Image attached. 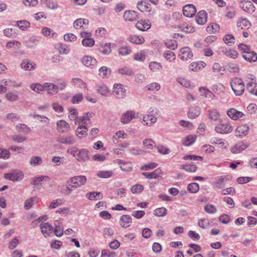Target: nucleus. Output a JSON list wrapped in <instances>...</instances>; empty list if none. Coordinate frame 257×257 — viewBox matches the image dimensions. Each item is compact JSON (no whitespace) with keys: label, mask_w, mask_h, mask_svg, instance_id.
I'll use <instances>...</instances> for the list:
<instances>
[{"label":"nucleus","mask_w":257,"mask_h":257,"mask_svg":"<svg viewBox=\"0 0 257 257\" xmlns=\"http://www.w3.org/2000/svg\"><path fill=\"white\" fill-rule=\"evenodd\" d=\"M67 152L78 162H84L89 159V152L86 149H79L76 147H71L68 149Z\"/></svg>","instance_id":"1"},{"label":"nucleus","mask_w":257,"mask_h":257,"mask_svg":"<svg viewBox=\"0 0 257 257\" xmlns=\"http://www.w3.org/2000/svg\"><path fill=\"white\" fill-rule=\"evenodd\" d=\"M230 86L236 96L241 95L244 91V85L242 79L234 78L230 81Z\"/></svg>","instance_id":"2"},{"label":"nucleus","mask_w":257,"mask_h":257,"mask_svg":"<svg viewBox=\"0 0 257 257\" xmlns=\"http://www.w3.org/2000/svg\"><path fill=\"white\" fill-rule=\"evenodd\" d=\"M215 131L221 134H229L232 131V127L226 121L221 120L220 123L215 126Z\"/></svg>","instance_id":"3"},{"label":"nucleus","mask_w":257,"mask_h":257,"mask_svg":"<svg viewBox=\"0 0 257 257\" xmlns=\"http://www.w3.org/2000/svg\"><path fill=\"white\" fill-rule=\"evenodd\" d=\"M24 173L19 170H14L12 172L6 173L4 175L5 178L14 182L21 181L24 178Z\"/></svg>","instance_id":"4"},{"label":"nucleus","mask_w":257,"mask_h":257,"mask_svg":"<svg viewBox=\"0 0 257 257\" xmlns=\"http://www.w3.org/2000/svg\"><path fill=\"white\" fill-rule=\"evenodd\" d=\"M113 92L116 97L119 99L123 98L126 95V90L121 84H114Z\"/></svg>","instance_id":"5"},{"label":"nucleus","mask_w":257,"mask_h":257,"mask_svg":"<svg viewBox=\"0 0 257 257\" xmlns=\"http://www.w3.org/2000/svg\"><path fill=\"white\" fill-rule=\"evenodd\" d=\"M239 7L245 12L251 14L255 11L253 4L250 1L241 0L239 3Z\"/></svg>","instance_id":"6"},{"label":"nucleus","mask_w":257,"mask_h":257,"mask_svg":"<svg viewBox=\"0 0 257 257\" xmlns=\"http://www.w3.org/2000/svg\"><path fill=\"white\" fill-rule=\"evenodd\" d=\"M92 115V112H87L83 116L80 117H76L75 119V123L76 124L80 125L81 122L82 125H87L91 123L90 117Z\"/></svg>","instance_id":"7"},{"label":"nucleus","mask_w":257,"mask_h":257,"mask_svg":"<svg viewBox=\"0 0 257 257\" xmlns=\"http://www.w3.org/2000/svg\"><path fill=\"white\" fill-rule=\"evenodd\" d=\"M196 13V8L193 4H188L183 9V15L189 18L193 17Z\"/></svg>","instance_id":"8"},{"label":"nucleus","mask_w":257,"mask_h":257,"mask_svg":"<svg viewBox=\"0 0 257 257\" xmlns=\"http://www.w3.org/2000/svg\"><path fill=\"white\" fill-rule=\"evenodd\" d=\"M228 116L232 119H244V114L241 111L237 110L234 108H231L227 111Z\"/></svg>","instance_id":"9"},{"label":"nucleus","mask_w":257,"mask_h":257,"mask_svg":"<svg viewBox=\"0 0 257 257\" xmlns=\"http://www.w3.org/2000/svg\"><path fill=\"white\" fill-rule=\"evenodd\" d=\"M179 56L181 60H188L193 57V53L189 47H184L180 50Z\"/></svg>","instance_id":"10"},{"label":"nucleus","mask_w":257,"mask_h":257,"mask_svg":"<svg viewBox=\"0 0 257 257\" xmlns=\"http://www.w3.org/2000/svg\"><path fill=\"white\" fill-rule=\"evenodd\" d=\"M248 130L249 127L247 124H241L236 128L235 135L236 137L242 138L247 135Z\"/></svg>","instance_id":"11"},{"label":"nucleus","mask_w":257,"mask_h":257,"mask_svg":"<svg viewBox=\"0 0 257 257\" xmlns=\"http://www.w3.org/2000/svg\"><path fill=\"white\" fill-rule=\"evenodd\" d=\"M82 63L86 67H90L93 68L96 66L97 60L90 56H85L81 59Z\"/></svg>","instance_id":"12"},{"label":"nucleus","mask_w":257,"mask_h":257,"mask_svg":"<svg viewBox=\"0 0 257 257\" xmlns=\"http://www.w3.org/2000/svg\"><path fill=\"white\" fill-rule=\"evenodd\" d=\"M207 14L206 11L202 10L199 11L196 16V23L200 25H204L207 22Z\"/></svg>","instance_id":"13"},{"label":"nucleus","mask_w":257,"mask_h":257,"mask_svg":"<svg viewBox=\"0 0 257 257\" xmlns=\"http://www.w3.org/2000/svg\"><path fill=\"white\" fill-rule=\"evenodd\" d=\"M248 146V144H245L242 142L230 148V151L233 154H237L247 148Z\"/></svg>","instance_id":"14"},{"label":"nucleus","mask_w":257,"mask_h":257,"mask_svg":"<svg viewBox=\"0 0 257 257\" xmlns=\"http://www.w3.org/2000/svg\"><path fill=\"white\" fill-rule=\"evenodd\" d=\"M41 232L45 237L50 235L53 229V226L48 222L41 223L40 225Z\"/></svg>","instance_id":"15"},{"label":"nucleus","mask_w":257,"mask_h":257,"mask_svg":"<svg viewBox=\"0 0 257 257\" xmlns=\"http://www.w3.org/2000/svg\"><path fill=\"white\" fill-rule=\"evenodd\" d=\"M200 108L196 106H191L187 112L188 116L190 119H194L200 114Z\"/></svg>","instance_id":"16"},{"label":"nucleus","mask_w":257,"mask_h":257,"mask_svg":"<svg viewBox=\"0 0 257 257\" xmlns=\"http://www.w3.org/2000/svg\"><path fill=\"white\" fill-rule=\"evenodd\" d=\"M135 117V112L132 111H127L123 113L121 117V122L123 124L130 122Z\"/></svg>","instance_id":"17"},{"label":"nucleus","mask_w":257,"mask_h":257,"mask_svg":"<svg viewBox=\"0 0 257 257\" xmlns=\"http://www.w3.org/2000/svg\"><path fill=\"white\" fill-rule=\"evenodd\" d=\"M132 218L130 215H123L120 218V224L122 227L127 228L132 223Z\"/></svg>","instance_id":"18"},{"label":"nucleus","mask_w":257,"mask_h":257,"mask_svg":"<svg viewBox=\"0 0 257 257\" xmlns=\"http://www.w3.org/2000/svg\"><path fill=\"white\" fill-rule=\"evenodd\" d=\"M242 57L246 61L251 62L257 61V54L254 52L249 50L244 54H242Z\"/></svg>","instance_id":"19"},{"label":"nucleus","mask_w":257,"mask_h":257,"mask_svg":"<svg viewBox=\"0 0 257 257\" xmlns=\"http://www.w3.org/2000/svg\"><path fill=\"white\" fill-rule=\"evenodd\" d=\"M123 18L128 21H134L138 18V15L136 12L133 10L126 11L123 14Z\"/></svg>","instance_id":"20"},{"label":"nucleus","mask_w":257,"mask_h":257,"mask_svg":"<svg viewBox=\"0 0 257 257\" xmlns=\"http://www.w3.org/2000/svg\"><path fill=\"white\" fill-rule=\"evenodd\" d=\"M89 21L87 19L79 18L76 19L73 22V26L75 29L82 28L85 29L84 26H88Z\"/></svg>","instance_id":"21"},{"label":"nucleus","mask_w":257,"mask_h":257,"mask_svg":"<svg viewBox=\"0 0 257 257\" xmlns=\"http://www.w3.org/2000/svg\"><path fill=\"white\" fill-rule=\"evenodd\" d=\"M95 88L97 93L101 94V95L106 96L109 93L108 88L103 84L96 85Z\"/></svg>","instance_id":"22"},{"label":"nucleus","mask_w":257,"mask_h":257,"mask_svg":"<svg viewBox=\"0 0 257 257\" xmlns=\"http://www.w3.org/2000/svg\"><path fill=\"white\" fill-rule=\"evenodd\" d=\"M21 65L22 69L27 71H31L35 69L36 64L28 59H25L22 62Z\"/></svg>","instance_id":"23"},{"label":"nucleus","mask_w":257,"mask_h":257,"mask_svg":"<svg viewBox=\"0 0 257 257\" xmlns=\"http://www.w3.org/2000/svg\"><path fill=\"white\" fill-rule=\"evenodd\" d=\"M15 24H11L13 26L18 27L23 31L26 30L30 26V23L26 20H21L15 22Z\"/></svg>","instance_id":"24"},{"label":"nucleus","mask_w":257,"mask_h":257,"mask_svg":"<svg viewBox=\"0 0 257 257\" xmlns=\"http://www.w3.org/2000/svg\"><path fill=\"white\" fill-rule=\"evenodd\" d=\"M57 128L59 132H66L69 128V125L65 120H60L57 122Z\"/></svg>","instance_id":"25"},{"label":"nucleus","mask_w":257,"mask_h":257,"mask_svg":"<svg viewBox=\"0 0 257 257\" xmlns=\"http://www.w3.org/2000/svg\"><path fill=\"white\" fill-rule=\"evenodd\" d=\"M212 184L215 189H220L224 188L225 187L224 178L222 177H215Z\"/></svg>","instance_id":"26"},{"label":"nucleus","mask_w":257,"mask_h":257,"mask_svg":"<svg viewBox=\"0 0 257 257\" xmlns=\"http://www.w3.org/2000/svg\"><path fill=\"white\" fill-rule=\"evenodd\" d=\"M137 8L142 12L150 11L151 5L146 1H139L137 3Z\"/></svg>","instance_id":"27"},{"label":"nucleus","mask_w":257,"mask_h":257,"mask_svg":"<svg viewBox=\"0 0 257 257\" xmlns=\"http://www.w3.org/2000/svg\"><path fill=\"white\" fill-rule=\"evenodd\" d=\"M40 41L39 37L33 36L31 37L27 42V47L28 48H33L35 47Z\"/></svg>","instance_id":"28"},{"label":"nucleus","mask_w":257,"mask_h":257,"mask_svg":"<svg viewBox=\"0 0 257 257\" xmlns=\"http://www.w3.org/2000/svg\"><path fill=\"white\" fill-rule=\"evenodd\" d=\"M143 120L146 122V125H151L157 121V118L152 114H146L143 116Z\"/></svg>","instance_id":"29"},{"label":"nucleus","mask_w":257,"mask_h":257,"mask_svg":"<svg viewBox=\"0 0 257 257\" xmlns=\"http://www.w3.org/2000/svg\"><path fill=\"white\" fill-rule=\"evenodd\" d=\"M98 196V199H101L103 198V194L99 192H90L86 194V197L90 200H97L96 197Z\"/></svg>","instance_id":"30"},{"label":"nucleus","mask_w":257,"mask_h":257,"mask_svg":"<svg viewBox=\"0 0 257 257\" xmlns=\"http://www.w3.org/2000/svg\"><path fill=\"white\" fill-rule=\"evenodd\" d=\"M58 141L64 144H73L76 142V140L73 136L67 137H60L58 139Z\"/></svg>","instance_id":"31"},{"label":"nucleus","mask_w":257,"mask_h":257,"mask_svg":"<svg viewBox=\"0 0 257 257\" xmlns=\"http://www.w3.org/2000/svg\"><path fill=\"white\" fill-rule=\"evenodd\" d=\"M17 30L12 28H7L4 30V35L9 38H15L18 35Z\"/></svg>","instance_id":"32"},{"label":"nucleus","mask_w":257,"mask_h":257,"mask_svg":"<svg viewBox=\"0 0 257 257\" xmlns=\"http://www.w3.org/2000/svg\"><path fill=\"white\" fill-rule=\"evenodd\" d=\"M111 73V69L105 66H102L99 69V75L102 78H108Z\"/></svg>","instance_id":"33"},{"label":"nucleus","mask_w":257,"mask_h":257,"mask_svg":"<svg viewBox=\"0 0 257 257\" xmlns=\"http://www.w3.org/2000/svg\"><path fill=\"white\" fill-rule=\"evenodd\" d=\"M87 131L88 128L86 125L80 124L76 130V135L79 137H81L80 136H86L87 134Z\"/></svg>","instance_id":"34"},{"label":"nucleus","mask_w":257,"mask_h":257,"mask_svg":"<svg viewBox=\"0 0 257 257\" xmlns=\"http://www.w3.org/2000/svg\"><path fill=\"white\" fill-rule=\"evenodd\" d=\"M246 90L251 94L257 96V84L253 82H249L247 85Z\"/></svg>","instance_id":"35"},{"label":"nucleus","mask_w":257,"mask_h":257,"mask_svg":"<svg viewBox=\"0 0 257 257\" xmlns=\"http://www.w3.org/2000/svg\"><path fill=\"white\" fill-rule=\"evenodd\" d=\"M177 82L179 83L182 86L186 88H192L194 84L192 83L189 80L184 78H179L177 79Z\"/></svg>","instance_id":"36"},{"label":"nucleus","mask_w":257,"mask_h":257,"mask_svg":"<svg viewBox=\"0 0 257 257\" xmlns=\"http://www.w3.org/2000/svg\"><path fill=\"white\" fill-rule=\"evenodd\" d=\"M181 168L187 172L193 173L196 171L197 167L192 163L189 164L182 165Z\"/></svg>","instance_id":"37"},{"label":"nucleus","mask_w":257,"mask_h":257,"mask_svg":"<svg viewBox=\"0 0 257 257\" xmlns=\"http://www.w3.org/2000/svg\"><path fill=\"white\" fill-rule=\"evenodd\" d=\"M196 141V137L194 136H188L183 140V145L185 146H190Z\"/></svg>","instance_id":"38"},{"label":"nucleus","mask_w":257,"mask_h":257,"mask_svg":"<svg viewBox=\"0 0 257 257\" xmlns=\"http://www.w3.org/2000/svg\"><path fill=\"white\" fill-rule=\"evenodd\" d=\"M21 47V43L16 40L9 41L6 45L7 49H18Z\"/></svg>","instance_id":"39"},{"label":"nucleus","mask_w":257,"mask_h":257,"mask_svg":"<svg viewBox=\"0 0 257 257\" xmlns=\"http://www.w3.org/2000/svg\"><path fill=\"white\" fill-rule=\"evenodd\" d=\"M167 213V210L165 207H160L154 210L153 214L158 217H164Z\"/></svg>","instance_id":"40"},{"label":"nucleus","mask_w":257,"mask_h":257,"mask_svg":"<svg viewBox=\"0 0 257 257\" xmlns=\"http://www.w3.org/2000/svg\"><path fill=\"white\" fill-rule=\"evenodd\" d=\"M43 162L42 159L39 156H33L30 160V164L32 166L40 165Z\"/></svg>","instance_id":"41"},{"label":"nucleus","mask_w":257,"mask_h":257,"mask_svg":"<svg viewBox=\"0 0 257 257\" xmlns=\"http://www.w3.org/2000/svg\"><path fill=\"white\" fill-rule=\"evenodd\" d=\"M223 40L224 43L228 46H232L235 43V38L231 34L225 35Z\"/></svg>","instance_id":"42"},{"label":"nucleus","mask_w":257,"mask_h":257,"mask_svg":"<svg viewBox=\"0 0 257 257\" xmlns=\"http://www.w3.org/2000/svg\"><path fill=\"white\" fill-rule=\"evenodd\" d=\"M129 39L131 43L135 44H141L145 41L143 37L135 35L131 36Z\"/></svg>","instance_id":"43"},{"label":"nucleus","mask_w":257,"mask_h":257,"mask_svg":"<svg viewBox=\"0 0 257 257\" xmlns=\"http://www.w3.org/2000/svg\"><path fill=\"white\" fill-rule=\"evenodd\" d=\"M219 113L216 109H214L209 111L208 117L210 119L216 121L219 119Z\"/></svg>","instance_id":"44"},{"label":"nucleus","mask_w":257,"mask_h":257,"mask_svg":"<svg viewBox=\"0 0 257 257\" xmlns=\"http://www.w3.org/2000/svg\"><path fill=\"white\" fill-rule=\"evenodd\" d=\"M163 56L167 60L170 62L175 60L176 58V55L175 53L170 50L165 51L164 52Z\"/></svg>","instance_id":"45"},{"label":"nucleus","mask_w":257,"mask_h":257,"mask_svg":"<svg viewBox=\"0 0 257 257\" xmlns=\"http://www.w3.org/2000/svg\"><path fill=\"white\" fill-rule=\"evenodd\" d=\"M199 189V184L197 183H192L189 184L187 186V190L190 193H195L198 191Z\"/></svg>","instance_id":"46"},{"label":"nucleus","mask_w":257,"mask_h":257,"mask_svg":"<svg viewBox=\"0 0 257 257\" xmlns=\"http://www.w3.org/2000/svg\"><path fill=\"white\" fill-rule=\"evenodd\" d=\"M118 71L120 74L122 75H125L127 76H132L134 75V72L133 70L127 67H124L119 68Z\"/></svg>","instance_id":"47"},{"label":"nucleus","mask_w":257,"mask_h":257,"mask_svg":"<svg viewBox=\"0 0 257 257\" xmlns=\"http://www.w3.org/2000/svg\"><path fill=\"white\" fill-rule=\"evenodd\" d=\"M113 175L111 171H102L97 173V176L101 178H108L111 177Z\"/></svg>","instance_id":"48"},{"label":"nucleus","mask_w":257,"mask_h":257,"mask_svg":"<svg viewBox=\"0 0 257 257\" xmlns=\"http://www.w3.org/2000/svg\"><path fill=\"white\" fill-rule=\"evenodd\" d=\"M165 45L171 50H175L177 48V43L175 40H167L165 42Z\"/></svg>","instance_id":"49"},{"label":"nucleus","mask_w":257,"mask_h":257,"mask_svg":"<svg viewBox=\"0 0 257 257\" xmlns=\"http://www.w3.org/2000/svg\"><path fill=\"white\" fill-rule=\"evenodd\" d=\"M17 130L19 132H24L28 134L30 132V128L25 124L19 123L16 125Z\"/></svg>","instance_id":"50"},{"label":"nucleus","mask_w":257,"mask_h":257,"mask_svg":"<svg viewBox=\"0 0 257 257\" xmlns=\"http://www.w3.org/2000/svg\"><path fill=\"white\" fill-rule=\"evenodd\" d=\"M94 40L90 37L87 38V39H83L82 40V44L85 47H91L94 46Z\"/></svg>","instance_id":"51"},{"label":"nucleus","mask_w":257,"mask_h":257,"mask_svg":"<svg viewBox=\"0 0 257 257\" xmlns=\"http://www.w3.org/2000/svg\"><path fill=\"white\" fill-rule=\"evenodd\" d=\"M72 82L77 87L80 88H85L86 84L84 83L82 80L78 78H73L72 79Z\"/></svg>","instance_id":"52"},{"label":"nucleus","mask_w":257,"mask_h":257,"mask_svg":"<svg viewBox=\"0 0 257 257\" xmlns=\"http://www.w3.org/2000/svg\"><path fill=\"white\" fill-rule=\"evenodd\" d=\"M99 51L101 53L105 55H108L111 52L110 44L105 43L103 46L99 48Z\"/></svg>","instance_id":"53"},{"label":"nucleus","mask_w":257,"mask_h":257,"mask_svg":"<svg viewBox=\"0 0 257 257\" xmlns=\"http://www.w3.org/2000/svg\"><path fill=\"white\" fill-rule=\"evenodd\" d=\"M30 88L37 93H40L43 91V87L42 85L40 83H33L30 86Z\"/></svg>","instance_id":"54"},{"label":"nucleus","mask_w":257,"mask_h":257,"mask_svg":"<svg viewBox=\"0 0 257 257\" xmlns=\"http://www.w3.org/2000/svg\"><path fill=\"white\" fill-rule=\"evenodd\" d=\"M204 210L208 213L214 214L216 212L217 209L214 205L208 204L204 206Z\"/></svg>","instance_id":"55"},{"label":"nucleus","mask_w":257,"mask_h":257,"mask_svg":"<svg viewBox=\"0 0 257 257\" xmlns=\"http://www.w3.org/2000/svg\"><path fill=\"white\" fill-rule=\"evenodd\" d=\"M161 88L160 85L159 83L157 82L152 83L147 86H146V88L148 91H153V90H159Z\"/></svg>","instance_id":"56"},{"label":"nucleus","mask_w":257,"mask_h":257,"mask_svg":"<svg viewBox=\"0 0 257 257\" xmlns=\"http://www.w3.org/2000/svg\"><path fill=\"white\" fill-rule=\"evenodd\" d=\"M143 145L147 149H152L155 146V142L151 139H146L143 141Z\"/></svg>","instance_id":"57"},{"label":"nucleus","mask_w":257,"mask_h":257,"mask_svg":"<svg viewBox=\"0 0 257 257\" xmlns=\"http://www.w3.org/2000/svg\"><path fill=\"white\" fill-rule=\"evenodd\" d=\"M149 67L150 69L153 71L160 70L162 68V65L161 63L156 61L150 62Z\"/></svg>","instance_id":"58"},{"label":"nucleus","mask_w":257,"mask_h":257,"mask_svg":"<svg viewBox=\"0 0 257 257\" xmlns=\"http://www.w3.org/2000/svg\"><path fill=\"white\" fill-rule=\"evenodd\" d=\"M203 91H205V97L208 98H211V99H214L215 97V95L209 90L205 88V87H200L199 88V91L202 92Z\"/></svg>","instance_id":"59"},{"label":"nucleus","mask_w":257,"mask_h":257,"mask_svg":"<svg viewBox=\"0 0 257 257\" xmlns=\"http://www.w3.org/2000/svg\"><path fill=\"white\" fill-rule=\"evenodd\" d=\"M158 164L154 162H151L147 164H145L144 166H142L141 167V170H149L151 169H153L154 168H155L157 167Z\"/></svg>","instance_id":"60"},{"label":"nucleus","mask_w":257,"mask_h":257,"mask_svg":"<svg viewBox=\"0 0 257 257\" xmlns=\"http://www.w3.org/2000/svg\"><path fill=\"white\" fill-rule=\"evenodd\" d=\"M59 53L62 54H67L70 52V49L66 45L60 44L58 48Z\"/></svg>","instance_id":"61"},{"label":"nucleus","mask_w":257,"mask_h":257,"mask_svg":"<svg viewBox=\"0 0 257 257\" xmlns=\"http://www.w3.org/2000/svg\"><path fill=\"white\" fill-rule=\"evenodd\" d=\"M144 189V187L141 184H136L131 188V191L133 194L140 193Z\"/></svg>","instance_id":"62"},{"label":"nucleus","mask_w":257,"mask_h":257,"mask_svg":"<svg viewBox=\"0 0 257 257\" xmlns=\"http://www.w3.org/2000/svg\"><path fill=\"white\" fill-rule=\"evenodd\" d=\"M83 97L82 93H78L74 95L71 99V102L73 104H78L80 103Z\"/></svg>","instance_id":"63"},{"label":"nucleus","mask_w":257,"mask_h":257,"mask_svg":"<svg viewBox=\"0 0 257 257\" xmlns=\"http://www.w3.org/2000/svg\"><path fill=\"white\" fill-rule=\"evenodd\" d=\"M10 157V152L5 149L0 148V158L3 159H7Z\"/></svg>","instance_id":"64"}]
</instances>
